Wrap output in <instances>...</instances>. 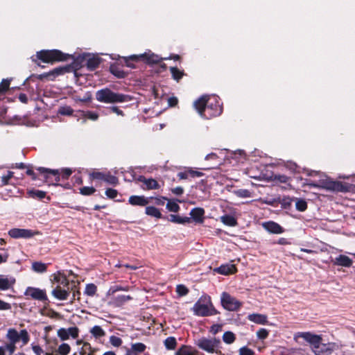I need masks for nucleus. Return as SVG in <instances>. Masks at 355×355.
I'll list each match as a JSON object with an SVG mask.
<instances>
[{
    "mask_svg": "<svg viewBox=\"0 0 355 355\" xmlns=\"http://www.w3.org/2000/svg\"><path fill=\"white\" fill-rule=\"evenodd\" d=\"M300 338L311 345L312 351L315 355H330L338 348L334 343H322L320 336L310 332H297L294 335V340L296 342L300 343Z\"/></svg>",
    "mask_w": 355,
    "mask_h": 355,
    "instance_id": "obj_1",
    "label": "nucleus"
},
{
    "mask_svg": "<svg viewBox=\"0 0 355 355\" xmlns=\"http://www.w3.org/2000/svg\"><path fill=\"white\" fill-rule=\"evenodd\" d=\"M192 311L196 315L200 317L216 314V311L208 295L201 296L193 305Z\"/></svg>",
    "mask_w": 355,
    "mask_h": 355,
    "instance_id": "obj_2",
    "label": "nucleus"
},
{
    "mask_svg": "<svg viewBox=\"0 0 355 355\" xmlns=\"http://www.w3.org/2000/svg\"><path fill=\"white\" fill-rule=\"evenodd\" d=\"M96 99L101 103H115L127 102L130 100V98L128 95L116 93L108 88H104L96 92Z\"/></svg>",
    "mask_w": 355,
    "mask_h": 355,
    "instance_id": "obj_3",
    "label": "nucleus"
},
{
    "mask_svg": "<svg viewBox=\"0 0 355 355\" xmlns=\"http://www.w3.org/2000/svg\"><path fill=\"white\" fill-rule=\"evenodd\" d=\"M37 57L44 62L53 63L55 62L65 61L71 57L59 50H42L37 53Z\"/></svg>",
    "mask_w": 355,
    "mask_h": 355,
    "instance_id": "obj_4",
    "label": "nucleus"
},
{
    "mask_svg": "<svg viewBox=\"0 0 355 355\" xmlns=\"http://www.w3.org/2000/svg\"><path fill=\"white\" fill-rule=\"evenodd\" d=\"M197 346L209 353H218L220 345V340L216 338H202L196 341Z\"/></svg>",
    "mask_w": 355,
    "mask_h": 355,
    "instance_id": "obj_5",
    "label": "nucleus"
},
{
    "mask_svg": "<svg viewBox=\"0 0 355 355\" xmlns=\"http://www.w3.org/2000/svg\"><path fill=\"white\" fill-rule=\"evenodd\" d=\"M6 338L10 343L15 344L21 340L22 346L28 344L30 340L29 334L26 329H22L20 332H18L15 329L12 328L8 330Z\"/></svg>",
    "mask_w": 355,
    "mask_h": 355,
    "instance_id": "obj_6",
    "label": "nucleus"
},
{
    "mask_svg": "<svg viewBox=\"0 0 355 355\" xmlns=\"http://www.w3.org/2000/svg\"><path fill=\"white\" fill-rule=\"evenodd\" d=\"M221 304L228 311H236L241 306V303L229 293L223 292L221 295Z\"/></svg>",
    "mask_w": 355,
    "mask_h": 355,
    "instance_id": "obj_7",
    "label": "nucleus"
},
{
    "mask_svg": "<svg viewBox=\"0 0 355 355\" xmlns=\"http://www.w3.org/2000/svg\"><path fill=\"white\" fill-rule=\"evenodd\" d=\"M37 170L44 173V178L46 182L49 184L58 185V182L60 181V173L58 170H51L43 167H39Z\"/></svg>",
    "mask_w": 355,
    "mask_h": 355,
    "instance_id": "obj_8",
    "label": "nucleus"
},
{
    "mask_svg": "<svg viewBox=\"0 0 355 355\" xmlns=\"http://www.w3.org/2000/svg\"><path fill=\"white\" fill-rule=\"evenodd\" d=\"M57 335L62 340H67L70 336L76 338L78 336V329L76 327L68 329L60 328L58 330Z\"/></svg>",
    "mask_w": 355,
    "mask_h": 355,
    "instance_id": "obj_9",
    "label": "nucleus"
},
{
    "mask_svg": "<svg viewBox=\"0 0 355 355\" xmlns=\"http://www.w3.org/2000/svg\"><path fill=\"white\" fill-rule=\"evenodd\" d=\"M24 295L28 297H31L32 299L37 300H46L45 291L38 288L28 287L24 292Z\"/></svg>",
    "mask_w": 355,
    "mask_h": 355,
    "instance_id": "obj_10",
    "label": "nucleus"
},
{
    "mask_svg": "<svg viewBox=\"0 0 355 355\" xmlns=\"http://www.w3.org/2000/svg\"><path fill=\"white\" fill-rule=\"evenodd\" d=\"M321 187L334 191H345L346 187L344 186L341 182L331 180H325L321 182Z\"/></svg>",
    "mask_w": 355,
    "mask_h": 355,
    "instance_id": "obj_11",
    "label": "nucleus"
},
{
    "mask_svg": "<svg viewBox=\"0 0 355 355\" xmlns=\"http://www.w3.org/2000/svg\"><path fill=\"white\" fill-rule=\"evenodd\" d=\"M62 288L60 285H57L51 291L52 295L59 300H66L69 296L70 288Z\"/></svg>",
    "mask_w": 355,
    "mask_h": 355,
    "instance_id": "obj_12",
    "label": "nucleus"
},
{
    "mask_svg": "<svg viewBox=\"0 0 355 355\" xmlns=\"http://www.w3.org/2000/svg\"><path fill=\"white\" fill-rule=\"evenodd\" d=\"M36 232L30 230L26 229H12L9 231V235L12 238H30L33 236Z\"/></svg>",
    "mask_w": 355,
    "mask_h": 355,
    "instance_id": "obj_13",
    "label": "nucleus"
},
{
    "mask_svg": "<svg viewBox=\"0 0 355 355\" xmlns=\"http://www.w3.org/2000/svg\"><path fill=\"white\" fill-rule=\"evenodd\" d=\"M209 100L208 96H202L194 102V107L201 116H204V112L207 109V103Z\"/></svg>",
    "mask_w": 355,
    "mask_h": 355,
    "instance_id": "obj_14",
    "label": "nucleus"
},
{
    "mask_svg": "<svg viewBox=\"0 0 355 355\" xmlns=\"http://www.w3.org/2000/svg\"><path fill=\"white\" fill-rule=\"evenodd\" d=\"M190 215L195 222H203L205 210L200 207H196L191 211Z\"/></svg>",
    "mask_w": 355,
    "mask_h": 355,
    "instance_id": "obj_15",
    "label": "nucleus"
},
{
    "mask_svg": "<svg viewBox=\"0 0 355 355\" xmlns=\"http://www.w3.org/2000/svg\"><path fill=\"white\" fill-rule=\"evenodd\" d=\"M15 279L0 275V290H8L15 284Z\"/></svg>",
    "mask_w": 355,
    "mask_h": 355,
    "instance_id": "obj_16",
    "label": "nucleus"
},
{
    "mask_svg": "<svg viewBox=\"0 0 355 355\" xmlns=\"http://www.w3.org/2000/svg\"><path fill=\"white\" fill-rule=\"evenodd\" d=\"M262 226L272 234H281L284 232L283 228L278 223H262Z\"/></svg>",
    "mask_w": 355,
    "mask_h": 355,
    "instance_id": "obj_17",
    "label": "nucleus"
},
{
    "mask_svg": "<svg viewBox=\"0 0 355 355\" xmlns=\"http://www.w3.org/2000/svg\"><path fill=\"white\" fill-rule=\"evenodd\" d=\"M218 273L227 275L236 272V267L234 264L222 265L214 270Z\"/></svg>",
    "mask_w": 355,
    "mask_h": 355,
    "instance_id": "obj_18",
    "label": "nucleus"
},
{
    "mask_svg": "<svg viewBox=\"0 0 355 355\" xmlns=\"http://www.w3.org/2000/svg\"><path fill=\"white\" fill-rule=\"evenodd\" d=\"M52 277L53 279L51 281L53 283L57 282L58 285L63 286H69V280L67 279V277L60 272L53 274Z\"/></svg>",
    "mask_w": 355,
    "mask_h": 355,
    "instance_id": "obj_19",
    "label": "nucleus"
},
{
    "mask_svg": "<svg viewBox=\"0 0 355 355\" xmlns=\"http://www.w3.org/2000/svg\"><path fill=\"white\" fill-rule=\"evenodd\" d=\"M250 321L259 324H265L268 322L267 316L263 314L252 313L248 316Z\"/></svg>",
    "mask_w": 355,
    "mask_h": 355,
    "instance_id": "obj_20",
    "label": "nucleus"
},
{
    "mask_svg": "<svg viewBox=\"0 0 355 355\" xmlns=\"http://www.w3.org/2000/svg\"><path fill=\"white\" fill-rule=\"evenodd\" d=\"M334 262L335 265L344 267H350L353 263L352 260L345 255H339Z\"/></svg>",
    "mask_w": 355,
    "mask_h": 355,
    "instance_id": "obj_21",
    "label": "nucleus"
},
{
    "mask_svg": "<svg viewBox=\"0 0 355 355\" xmlns=\"http://www.w3.org/2000/svg\"><path fill=\"white\" fill-rule=\"evenodd\" d=\"M110 304L116 306H120L128 300H130L132 297L130 295H121L116 297L112 296Z\"/></svg>",
    "mask_w": 355,
    "mask_h": 355,
    "instance_id": "obj_22",
    "label": "nucleus"
},
{
    "mask_svg": "<svg viewBox=\"0 0 355 355\" xmlns=\"http://www.w3.org/2000/svg\"><path fill=\"white\" fill-rule=\"evenodd\" d=\"M139 57L145 58L149 63H157L159 62L160 60L159 58L155 54L144 53L140 55ZM139 56L136 55H133L130 57V59L132 60H137Z\"/></svg>",
    "mask_w": 355,
    "mask_h": 355,
    "instance_id": "obj_23",
    "label": "nucleus"
},
{
    "mask_svg": "<svg viewBox=\"0 0 355 355\" xmlns=\"http://www.w3.org/2000/svg\"><path fill=\"white\" fill-rule=\"evenodd\" d=\"M100 62L101 59L98 57L94 55L91 56L89 55H87L86 64L89 70L93 71L96 69L100 64Z\"/></svg>",
    "mask_w": 355,
    "mask_h": 355,
    "instance_id": "obj_24",
    "label": "nucleus"
},
{
    "mask_svg": "<svg viewBox=\"0 0 355 355\" xmlns=\"http://www.w3.org/2000/svg\"><path fill=\"white\" fill-rule=\"evenodd\" d=\"M129 202L132 205L145 206L148 200L144 196H132L129 198Z\"/></svg>",
    "mask_w": 355,
    "mask_h": 355,
    "instance_id": "obj_25",
    "label": "nucleus"
},
{
    "mask_svg": "<svg viewBox=\"0 0 355 355\" xmlns=\"http://www.w3.org/2000/svg\"><path fill=\"white\" fill-rule=\"evenodd\" d=\"M146 349V345L141 343L132 344L131 349L128 350V355H137Z\"/></svg>",
    "mask_w": 355,
    "mask_h": 355,
    "instance_id": "obj_26",
    "label": "nucleus"
},
{
    "mask_svg": "<svg viewBox=\"0 0 355 355\" xmlns=\"http://www.w3.org/2000/svg\"><path fill=\"white\" fill-rule=\"evenodd\" d=\"M64 68L58 67V68L54 69L53 70H52L51 71H50L49 73H44L39 75L38 78L40 80H42L45 78H47L52 77L51 79H53V78L58 76V75L62 74L64 72Z\"/></svg>",
    "mask_w": 355,
    "mask_h": 355,
    "instance_id": "obj_27",
    "label": "nucleus"
},
{
    "mask_svg": "<svg viewBox=\"0 0 355 355\" xmlns=\"http://www.w3.org/2000/svg\"><path fill=\"white\" fill-rule=\"evenodd\" d=\"M175 355H199L198 352L191 347L182 346L175 353Z\"/></svg>",
    "mask_w": 355,
    "mask_h": 355,
    "instance_id": "obj_28",
    "label": "nucleus"
},
{
    "mask_svg": "<svg viewBox=\"0 0 355 355\" xmlns=\"http://www.w3.org/2000/svg\"><path fill=\"white\" fill-rule=\"evenodd\" d=\"M32 269L37 273H44L46 271L47 264L40 261H35L32 263Z\"/></svg>",
    "mask_w": 355,
    "mask_h": 355,
    "instance_id": "obj_29",
    "label": "nucleus"
},
{
    "mask_svg": "<svg viewBox=\"0 0 355 355\" xmlns=\"http://www.w3.org/2000/svg\"><path fill=\"white\" fill-rule=\"evenodd\" d=\"M96 349L92 347L89 343H83V347L80 351V355H95Z\"/></svg>",
    "mask_w": 355,
    "mask_h": 355,
    "instance_id": "obj_30",
    "label": "nucleus"
},
{
    "mask_svg": "<svg viewBox=\"0 0 355 355\" xmlns=\"http://www.w3.org/2000/svg\"><path fill=\"white\" fill-rule=\"evenodd\" d=\"M140 180L144 182L148 189H156L159 188L158 182L154 179L141 178Z\"/></svg>",
    "mask_w": 355,
    "mask_h": 355,
    "instance_id": "obj_31",
    "label": "nucleus"
},
{
    "mask_svg": "<svg viewBox=\"0 0 355 355\" xmlns=\"http://www.w3.org/2000/svg\"><path fill=\"white\" fill-rule=\"evenodd\" d=\"M146 214L147 215L154 216L157 219L162 218V214L160 213L159 210L155 207H147L146 208Z\"/></svg>",
    "mask_w": 355,
    "mask_h": 355,
    "instance_id": "obj_32",
    "label": "nucleus"
},
{
    "mask_svg": "<svg viewBox=\"0 0 355 355\" xmlns=\"http://www.w3.org/2000/svg\"><path fill=\"white\" fill-rule=\"evenodd\" d=\"M90 333L96 338H99L103 337L105 334L104 330L100 326H94L90 330Z\"/></svg>",
    "mask_w": 355,
    "mask_h": 355,
    "instance_id": "obj_33",
    "label": "nucleus"
},
{
    "mask_svg": "<svg viewBox=\"0 0 355 355\" xmlns=\"http://www.w3.org/2000/svg\"><path fill=\"white\" fill-rule=\"evenodd\" d=\"M295 208L300 211H304L307 208V202L305 200L301 198L295 199Z\"/></svg>",
    "mask_w": 355,
    "mask_h": 355,
    "instance_id": "obj_34",
    "label": "nucleus"
},
{
    "mask_svg": "<svg viewBox=\"0 0 355 355\" xmlns=\"http://www.w3.org/2000/svg\"><path fill=\"white\" fill-rule=\"evenodd\" d=\"M170 71L174 80L179 81L183 76V71L179 70L177 67H170Z\"/></svg>",
    "mask_w": 355,
    "mask_h": 355,
    "instance_id": "obj_35",
    "label": "nucleus"
},
{
    "mask_svg": "<svg viewBox=\"0 0 355 355\" xmlns=\"http://www.w3.org/2000/svg\"><path fill=\"white\" fill-rule=\"evenodd\" d=\"M176 345V339L174 337H168L164 340V345L167 349H174Z\"/></svg>",
    "mask_w": 355,
    "mask_h": 355,
    "instance_id": "obj_36",
    "label": "nucleus"
},
{
    "mask_svg": "<svg viewBox=\"0 0 355 355\" xmlns=\"http://www.w3.org/2000/svg\"><path fill=\"white\" fill-rule=\"evenodd\" d=\"M71 351V347L67 343H62L61 344L58 349L57 352L60 355H68Z\"/></svg>",
    "mask_w": 355,
    "mask_h": 355,
    "instance_id": "obj_37",
    "label": "nucleus"
},
{
    "mask_svg": "<svg viewBox=\"0 0 355 355\" xmlns=\"http://www.w3.org/2000/svg\"><path fill=\"white\" fill-rule=\"evenodd\" d=\"M223 340L227 344H232L235 340V335L231 331H226L223 336Z\"/></svg>",
    "mask_w": 355,
    "mask_h": 355,
    "instance_id": "obj_38",
    "label": "nucleus"
},
{
    "mask_svg": "<svg viewBox=\"0 0 355 355\" xmlns=\"http://www.w3.org/2000/svg\"><path fill=\"white\" fill-rule=\"evenodd\" d=\"M233 193L239 198H250L251 197V192L248 189H237L233 191Z\"/></svg>",
    "mask_w": 355,
    "mask_h": 355,
    "instance_id": "obj_39",
    "label": "nucleus"
},
{
    "mask_svg": "<svg viewBox=\"0 0 355 355\" xmlns=\"http://www.w3.org/2000/svg\"><path fill=\"white\" fill-rule=\"evenodd\" d=\"M119 291H128V286L122 287L120 286H113L110 288V289L107 291V296H113L116 292Z\"/></svg>",
    "mask_w": 355,
    "mask_h": 355,
    "instance_id": "obj_40",
    "label": "nucleus"
},
{
    "mask_svg": "<svg viewBox=\"0 0 355 355\" xmlns=\"http://www.w3.org/2000/svg\"><path fill=\"white\" fill-rule=\"evenodd\" d=\"M97 288L94 284L86 285L85 294L89 296H94L96 292Z\"/></svg>",
    "mask_w": 355,
    "mask_h": 355,
    "instance_id": "obj_41",
    "label": "nucleus"
},
{
    "mask_svg": "<svg viewBox=\"0 0 355 355\" xmlns=\"http://www.w3.org/2000/svg\"><path fill=\"white\" fill-rule=\"evenodd\" d=\"M166 208L170 211L177 212L179 210L180 207L175 201L168 200V202L166 204Z\"/></svg>",
    "mask_w": 355,
    "mask_h": 355,
    "instance_id": "obj_42",
    "label": "nucleus"
},
{
    "mask_svg": "<svg viewBox=\"0 0 355 355\" xmlns=\"http://www.w3.org/2000/svg\"><path fill=\"white\" fill-rule=\"evenodd\" d=\"M104 181L112 185H116L119 182L117 178L110 174H105Z\"/></svg>",
    "mask_w": 355,
    "mask_h": 355,
    "instance_id": "obj_43",
    "label": "nucleus"
},
{
    "mask_svg": "<svg viewBox=\"0 0 355 355\" xmlns=\"http://www.w3.org/2000/svg\"><path fill=\"white\" fill-rule=\"evenodd\" d=\"M273 180L280 183H287L290 178L285 175H274Z\"/></svg>",
    "mask_w": 355,
    "mask_h": 355,
    "instance_id": "obj_44",
    "label": "nucleus"
},
{
    "mask_svg": "<svg viewBox=\"0 0 355 355\" xmlns=\"http://www.w3.org/2000/svg\"><path fill=\"white\" fill-rule=\"evenodd\" d=\"M176 292L180 296H184L188 293L189 290L184 285L180 284L176 287Z\"/></svg>",
    "mask_w": 355,
    "mask_h": 355,
    "instance_id": "obj_45",
    "label": "nucleus"
},
{
    "mask_svg": "<svg viewBox=\"0 0 355 355\" xmlns=\"http://www.w3.org/2000/svg\"><path fill=\"white\" fill-rule=\"evenodd\" d=\"M80 191L81 194L88 196L94 193L96 189L92 187H83Z\"/></svg>",
    "mask_w": 355,
    "mask_h": 355,
    "instance_id": "obj_46",
    "label": "nucleus"
},
{
    "mask_svg": "<svg viewBox=\"0 0 355 355\" xmlns=\"http://www.w3.org/2000/svg\"><path fill=\"white\" fill-rule=\"evenodd\" d=\"M59 113L62 115H71L73 113V110L68 106L61 107L59 110Z\"/></svg>",
    "mask_w": 355,
    "mask_h": 355,
    "instance_id": "obj_47",
    "label": "nucleus"
},
{
    "mask_svg": "<svg viewBox=\"0 0 355 355\" xmlns=\"http://www.w3.org/2000/svg\"><path fill=\"white\" fill-rule=\"evenodd\" d=\"M110 343L114 347H119L121 345L122 340L120 338L112 336L110 338Z\"/></svg>",
    "mask_w": 355,
    "mask_h": 355,
    "instance_id": "obj_48",
    "label": "nucleus"
},
{
    "mask_svg": "<svg viewBox=\"0 0 355 355\" xmlns=\"http://www.w3.org/2000/svg\"><path fill=\"white\" fill-rule=\"evenodd\" d=\"M10 86V80L7 79H3L0 83V92H6Z\"/></svg>",
    "mask_w": 355,
    "mask_h": 355,
    "instance_id": "obj_49",
    "label": "nucleus"
},
{
    "mask_svg": "<svg viewBox=\"0 0 355 355\" xmlns=\"http://www.w3.org/2000/svg\"><path fill=\"white\" fill-rule=\"evenodd\" d=\"M257 335L260 339H265L268 336V331L266 329H261L257 332Z\"/></svg>",
    "mask_w": 355,
    "mask_h": 355,
    "instance_id": "obj_50",
    "label": "nucleus"
},
{
    "mask_svg": "<svg viewBox=\"0 0 355 355\" xmlns=\"http://www.w3.org/2000/svg\"><path fill=\"white\" fill-rule=\"evenodd\" d=\"M170 216H171V222H175V223H178V222H189V218H181L180 217L177 216L173 215V214L170 215Z\"/></svg>",
    "mask_w": 355,
    "mask_h": 355,
    "instance_id": "obj_51",
    "label": "nucleus"
},
{
    "mask_svg": "<svg viewBox=\"0 0 355 355\" xmlns=\"http://www.w3.org/2000/svg\"><path fill=\"white\" fill-rule=\"evenodd\" d=\"M239 355H254V352L248 347H243L239 349Z\"/></svg>",
    "mask_w": 355,
    "mask_h": 355,
    "instance_id": "obj_52",
    "label": "nucleus"
},
{
    "mask_svg": "<svg viewBox=\"0 0 355 355\" xmlns=\"http://www.w3.org/2000/svg\"><path fill=\"white\" fill-rule=\"evenodd\" d=\"M117 191L113 189H107L105 191V195L110 198H114L117 196Z\"/></svg>",
    "mask_w": 355,
    "mask_h": 355,
    "instance_id": "obj_53",
    "label": "nucleus"
},
{
    "mask_svg": "<svg viewBox=\"0 0 355 355\" xmlns=\"http://www.w3.org/2000/svg\"><path fill=\"white\" fill-rule=\"evenodd\" d=\"M31 193L33 194V196H35L39 199H42L46 196V193L44 191H39V190L33 191H31Z\"/></svg>",
    "mask_w": 355,
    "mask_h": 355,
    "instance_id": "obj_54",
    "label": "nucleus"
},
{
    "mask_svg": "<svg viewBox=\"0 0 355 355\" xmlns=\"http://www.w3.org/2000/svg\"><path fill=\"white\" fill-rule=\"evenodd\" d=\"M91 176L93 179L104 180L105 174L101 172H94L91 174Z\"/></svg>",
    "mask_w": 355,
    "mask_h": 355,
    "instance_id": "obj_55",
    "label": "nucleus"
},
{
    "mask_svg": "<svg viewBox=\"0 0 355 355\" xmlns=\"http://www.w3.org/2000/svg\"><path fill=\"white\" fill-rule=\"evenodd\" d=\"M15 345L16 344L10 342L6 346V349L8 351V352H9V354L10 355L12 354L15 352V349H16Z\"/></svg>",
    "mask_w": 355,
    "mask_h": 355,
    "instance_id": "obj_56",
    "label": "nucleus"
},
{
    "mask_svg": "<svg viewBox=\"0 0 355 355\" xmlns=\"http://www.w3.org/2000/svg\"><path fill=\"white\" fill-rule=\"evenodd\" d=\"M70 291H72V293H73L72 300H71V303H72L73 301L75 300L76 296H78V299H79V295H80V293L78 290L76 289V286H73V287H71L70 288Z\"/></svg>",
    "mask_w": 355,
    "mask_h": 355,
    "instance_id": "obj_57",
    "label": "nucleus"
},
{
    "mask_svg": "<svg viewBox=\"0 0 355 355\" xmlns=\"http://www.w3.org/2000/svg\"><path fill=\"white\" fill-rule=\"evenodd\" d=\"M85 116L89 119H91L92 121H96L98 119V114L95 113V112H87L86 114H85Z\"/></svg>",
    "mask_w": 355,
    "mask_h": 355,
    "instance_id": "obj_58",
    "label": "nucleus"
},
{
    "mask_svg": "<svg viewBox=\"0 0 355 355\" xmlns=\"http://www.w3.org/2000/svg\"><path fill=\"white\" fill-rule=\"evenodd\" d=\"M72 171L70 168H64L62 170L61 174L62 178L68 179V178L71 175Z\"/></svg>",
    "mask_w": 355,
    "mask_h": 355,
    "instance_id": "obj_59",
    "label": "nucleus"
},
{
    "mask_svg": "<svg viewBox=\"0 0 355 355\" xmlns=\"http://www.w3.org/2000/svg\"><path fill=\"white\" fill-rule=\"evenodd\" d=\"M32 349L36 355H41L44 352L39 345H32Z\"/></svg>",
    "mask_w": 355,
    "mask_h": 355,
    "instance_id": "obj_60",
    "label": "nucleus"
},
{
    "mask_svg": "<svg viewBox=\"0 0 355 355\" xmlns=\"http://www.w3.org/2000/svg\"><path fill=\"white\" fill-rule=\"evenodd\" d=\"M178 103V100L176 97L172 96L168 99V103L170 107L175 106Z\"/></svg>",
    "mask_w": 355,
    "mask_h": 355,
    "instance_id": "obj_61",
    "label": "nucleus"
},
{
    "mask_svg": "<svg viewBox=\"0 0 355 355\" xmlns=\"http://www.w3.org/2000/svg\"><path fill=\"white\" fill-rule=\"evenodd\" d=\"M221 222H236V219L233 216L225 215L221 217Z\"/></svg>",
    "mask_w": 355,
    "mask_h": 355,
    "instance_id": "obj_62",
    "label": "nucleus"
},
{
    "mask_svg": "<svg viewBox=\"0 0 355 355\" xmlns=\"http://www.w3.org/2000/svg\"><path fill=\"white\" fill-rule=\"evenodd\" d=\"M11 309L10 304L0 300V310H9Z\"/></svg>",
    "mask_w": 355,
    "mask_h": 355,
    "instance_id": "obj_63",
    "label": "nucleus"
},
{
    "mask_svg": "<svg viewBox=\"0 0 355 355\" xmlns=\"http://www.w3.org/2000/svg\"><path fill=\"white\" fill-rule=\"evenodd\" d=\"M171 191H172L173 193L178 195V196L182 195L184 192V189L181 187H177L173 189Z\"/></svg>",
    "mask_w": 355,
    "mask_h": 355,
    "instance_id": "obj_64",
    "label": "nucleus"
}]
</instances>
